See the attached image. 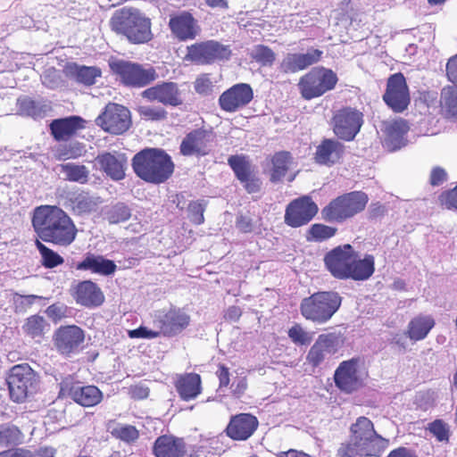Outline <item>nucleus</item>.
Masks as SVG:
<instances>
[{
	"label": "nucleus",
	"mask_w": 457,
	"mask_h": 457,
	"mask_svg": "<svg viewBox=\"0 0 457 457\" xmlns=\"http://www.w3.org/2000/svg\"><path fill=\"white\" fill-rule=\"evenodd\" d=\"M152 453L154 457H185L187 454V444L184 437L165 434L155 439Z\"/></svg>",
	"instance_id": "28"
},
{
	"label": "nucleus",
	"mask_w": 457,
	"mask_h": 457,
	"mask_svg": "<svg viewBox=\"0 0 457 457\" xmlns=\"http://www.w3.org/2000/svg\"><path fill=\"white\" fill-rule=\"evenodd\" d=\"M69 74L78 83L84 86H93L97 78L102 76V71L96 66H86L73 63L69 66Z\"/></svg>",
	"instance_id": "40"
},
{
	"label": "nucleus",
	"mask_w": 457,
	"mask_h": 457,
	"mask_svg": "<svg viewBox=\"0 0 457 457\" xmlns=\"http://www.w3.org/2000/svg\"><path fill=\"white\" fill-rule=\"evenodd\" d=\"M343 297L336 291H318L302 299L301 315L315 324H325L339 310Z\"/></svg>",
	"instance_id": "6"
},
{
	"label": "nucleus",
	"mask_w": 457,
	"mask_h": 457,
	"mask_svg": "<svg viewBox=\"0 0 457 457\" xmlns=\"http://www.w3.org/2000/svg\"><path fill=\"white\" fill-rule=\"evenodd\" d=\"M369 372L365 368L363 357L355 356L343 361L336 369L333 376L335 386L343 393L352 394L361 388Z\"/></svg>",
	"instance_id": "11"
},
{
	"label": "nucleus",
	"mask_w": 457,
	"mask_h": 457,
	"mask_svg": "<svg viewBox=\"0 0 457 457\" xmlns=\"http://www.w3.org/2000/svg\"><path fill=\"white\" fill-rule=\"evenodd\" d=\"M236 228L244 234L253 231L254 223L253 219L248 215L239 214L236 219Z\"/></svg>",
	"instance_id": "60"
},
{
	"label": "nucleus",
	"mask_w": 457,
	"mask_h": 457,
	"mask_svg": "<svg viewBox=\"0 0 457 457\" xmlns=\"http://www.w3.org/2000/svg\"><path fill=\"white\" fill-rule=\"evenodd\" d=\"M362 124V112L352 107L337 110L331 119L333 132L338 138L345 141L353 140Z\"/></svg>",
	"instance_id": "17"
},
{
	"label": "nucleus",
	"mask_w": 457,
	"mask_h": 457,
	"mask_svg": "<svg viewBox=\"0 0 457 457\" xmlns=\"http://www.w3.org/2000/svg\"><path fill=\"white\" fill-rule=\"evenodd\" d=\"M85 341V331L77 325L59 327L54 333L53 344L62 356L71 357L79 352Z\"/></svg>",
	"instance_id": "19"
},
{
	"label": "nucleus",
	"mask_w": 457,
	"mask_h": 457,
	"mask_svg": "<svg viewBox=\"0 0 457 457\" xmlns=\"http://www.w3.org/2000/svg\"><path fill=\"white\" fill-rule=\"evenodd\" d=\"M131 166L137 177L154 185L165 183L175 170L170 155L165 150L156 147L140 150L133 156Z\"/></svg>",
	"instance_id": "4"
},
{
	"label": "nucleus",
	"mask_w": 457,
	"mask_h": 457,
	"mask_svg": "<svg viewBox=\"0 0 457 457\" xmlns=\"http://www.w3.org/2000/svg\"><path fill=\"white\" fill-rule=\"evenodd\" d=\"M438 203L447 210H457V185L453 189L443 191L438 195Z\"/></svg>",
	"instance_id": "54"
},
{
	"label": "nucleus",
	"mask_w": 457,
	"mask_h": 457,
	"mask_svg": "<svg viewBox=\"0 0 457 457\" xmlns=\"http://www.w3.org/2000/svg\"><path fill=\"white\" fill-rule=\"evenodd\" d=\"M111 435L128 445H132L139 438L138 429L130 424L117 423L110 430Z\"/></svg>",
	"instance_id": "46"
},
{
	"label": "nucleus",
	"mask_w": 457,
	"mask_h": 457,
	"mask_svg": "<svg viewBox=\"0 0 457 457\" xmlns=\"http://www.w3.org/2000/svg\"><path fill=\"white\" fill-rule=\"evenodd\" d=\"M215 142L216 134L212 129L198 128L186 134L179 145V153L184 156H206L212 153Z\"/></svg>",
	"instance_id": "16"
},
{
	"label": "nucleus",
	"mask_w": 457,
	"mask_h": 457,
	"mask_svg": "<svg viewBox=\"0 0 457 457\" xmlns=\"http://www.w3.org/2000/svg\"><path fill=\"white\" fill-rule=\"evenodd\" d=\"M85 152V145L82 143H70L59 145L54 151V157L59 161L77 159L81 157Z\"/></svg>",
	"instance_id": "47"
},
{
	"label": "nucleus",
	"mask_w": 457,
	"mask_h": 457,
	"mask_svg": "<svg viewBox=\"0 0 457 457\" xmlns=\"http://www.w3.org/2000/svg\"><path fill=\"white\" fill-rule=\"evenodd\" d=\"M368 202L369 196L363 191L342 194L321 209V219L326 222L343 223L364 211Z\"/></svg>",
	"instance_id": "7"
},
{
	"label": "nucleus",
	"mask_w": 457,
	"mask_h": 457,
	"mask_svg": "<svg viewBox=\"0 0 457 457\" xmlns=\"http://www.w3.org/2000/svg\"><path fill=\"white\" fill-rule=\"evenodd\" d=\"M75 302L87 308H96L101 306L105 296L100 287L92 280L79 282L71 291Z\"/></svg>",
	"instance_id": "26"
},
{
	"label": "nucleus",
	"mask_w": 457,
	"mask_h": 457,
	"mask_svg": "<svg viewBox=\"0 0 457 457\" xmlns=\"http://www.w3.org/2000/svg\"><path fill=\"white\" fill-rule=\"evenodd\" d=\"M228 164L236 178L243 185L248 194L259 193L262 189V180L256 175L254 168L247 155L234 154L228 159Z\"/></svg>",
	"instance_id": "20"
},
{
	"label": "nucleus",
	"mask_w": 457,
	"mask_h": 457,
	"mask_svg": "<svg viewBox=\"0 0 457 457\" xmlns=\"http://www.w3.org/2000/svg\"><path fill=\"white\" fill-rule=\"evenodd\" d=\"M270 181L271 183L280 182L287 174L294 163V157L288 151H278L270 158Z\"/></svg>",
	"instance_id": "36"
},
{
	"label": "nucleus",
	"mask_w": 457,
	"mask_h": 457,
	"mask_svg": "<svg viewBox=\"0 0 457 457\" xmlns=\"http://www.w3.org/2000/svg\"><path fill=\"white\" fill-rule=\"evenodd\" d=\"M337 82L338 77L334 71L317 66L300 77L297 87L301 97L310 101L333 90Z\"/></svg>",
	"instance_id": "9"
},
{
	"label": "nucleus",
	"mask_w": 457,
	"mask_h": 457,
	"mask_svg": "<svg viewBox=\"0 0 457 457\" xmlns=\"http://www.w3.org/2000/svg\"><path fill=\"white\" fill-rule=\"evenodd\" d=\"M100 170L112 180H121L125 178L128 158L123 153L104 152L96 157Z\"/></svg>",
	"instance_id": "30"
},
{
	"label": "nucleus",
	"mask_w": 457,
	"mask_h": 457,
	"mask_svg": "<svg viewBox=\"0 0 457 457\" xmlns=\"http://www.w3.org/2000/svg\"><path fill=\"white\" fill-rule=\"evenodd\" d=\"M109 25L113 32L134 45L148 43L154 37L151 19L135 7L125 6L116 10Z\"/></svg>",
	"instance_id": "5"
},
{
	"label": "nucleus",
	"mask_w": 457,
	"mask_h": 457,
	"mask_svg": "<svg viewBox=\"0 0 457 457\" xmlns=\"http://www.w3.org/2000/svg\"><path fill=\"white\" fill-rule=\"evenodd\" d=\"M128 335L130 338L153 339L158 337L161 335V331H154L147 328L146 327L140 326L136 329L129 330Z\"/></svg>",
	"instance_id": "59"
},
{
	"label": "nucleus",
	"mask_w": 457,
	"mask_h": 457,
	"mask_svg": "<svg viewBox=\"0 0 457 457\" xmlns=\"http://www.w3.org/2000/svg\"><path fill=\"white\" fill-rule=\"evenodd\" d=\"M84 128L85 120L77 115L54 119L49 125L52 137L58 142L71 140Z\"/></svg>",
	"instance_id": "31"
},
{
	"label": "nucleus",
	"mask_w": 457,
	"mask_h": 457,
	"mask_svg": "<svg viewBox=\"0 0 457 457\" xmlns=\"http://www.w3.org/2000/svg\"><path fill=\"white\" fill-rule=\"evenodd\" d=\"M428 430L438 442H449L450 429L448 425L443 420L437 419L430 422L428 424Z\"/></svg>",
	"instance_id": "52"
},
{
	"label": "nucleus",
	"mask_w": 457,
	"mask_h": 457,
	"mask_svg": "<svg viewBox=\"0 0 457 457\" xmlns=\"http://www.w3.org/2000/svg\"><path fill=\"white\" fill-rule=\"evenodd\" d=\"M382 98L385 104L395 113H401L407 110L411 104V96L406 79L402 72H396L389 76Z\"/></svg>",
	"instance_id": "18"
},
{
	"label": "nucleus",
	"mask_w": 457,
	"mask_h": 457,
	"mask_svg": "<svg viewBox=\"0 0 457 457\" xmlns=\"http://www.w3.org/2000/svg\"><path fill=\"white\" fill-rule=\"evenodd\" d=\"M440 112L446 119H457V85H448L441 89Z\"/></svg>",
	"instance_id": "39"
},
{
	"label": "nucleus",
	"mask_w": 457,
	"mask_h": 457,
	"mask_svg": "<svg viewBox=\"0 0 457 457\" xmlns=\"http://www.w3.org/2000/svg\"><path fill=\"white\" fill-rule=\"evenodd\" d=\"M66 310L67 308L63 304L53 303L46 308V312L54 321H58L65 317Z\"/></svg>",
	"instance_id": "63"
},
{
	"label": "nucleus",
	"mask_w": 457,
	"mask_h": 457,
	"mask_svg": "<svg viewBox=\"0 0 457 457\" xmlns=\"http://www.w3.org/2000/svg\"><path fill=\"white\" fill-rule=\"evenodd\" d=\"M349 430L350 441L340 445L337 457H380L389 445V439L379 435L374 423L365 416L358 417Z\"/></svg>",
	"instance_id": "3"
},
{
	"label": "nucleus",
	"mask_w": 457,
	"mask_h": 457,
	"mask_svg": "<svg viewBox=\"0 0 457 457\" xmlns=\"http://www.w3.org/2000/svg\"><path fill=\"white\" fill-rule=\"evenodd\" d=\"M231 54L229 46L218 40L208 39L187 46L184 59L195 65H212L228 61Z\"/></svg>",
	"instance_id": "12"
},
{
	"label": "nucleus",
	"mask_w": 457,
	"mask_h": 457,
	"mask_svg": "<svg viewBox=\"0 0 457 457\" xmlns=\"http://www.w3.org/2000/svg\"><path fill=\"white\" fill-rule=\"evenodd\" d=\"M191 321L190 315L179 307H170L158 314L156 322L161 334L165 337H174L186 329Z\"/></svg>",
	"instance_id": "23"
},
{
	"label": "nucleus",
	"mask_w": 457,
	"mask_h": 457,
	"mask_svg": "<svg viewBox=\"0 0 457 457\" xmlns=\"http://www.w3.org/2000/svg\"><path fill=\"white\" fill-rule=\"evenodd\" d=\"M103 130L112 135H121L131 126L130 111L124 105L108 103L96 120Z\"/></svg>",
	"instance_id": "14"
},
{
	"label": "nucleus",
	"mask_w": 457,
	"mask_h": 457,
	"mask_svg": "<svg viewBox=\"0 0 457 457\" xmlns=\"http://www.w3.org/2000/svg\"><path fill=\"white\" fill-rule=\"evenodd\" d=\"M337 233V228L324 223H313L305 232L307 242L322 243L334 237Z\"/></svg>",
	"instance_id": "42"
},
{
	"label": "nucleus",
	"mask_w": 457,
	"mask_h": 457,
	"mask_svg": "<svg viewBox=\"0 0 457 457\" xmlns=\"http://www.w3.org/2000/svg\"><path fill=\"white\" fill-rule=\"evenodd\" d=\"M35 245L41 256V265L46 269H54L62 265L64 259L57 252L46 246L43 241L35 240Z\"/></svg>",
	"instance_id": "45"
},
{
	"label": "nucleus",
	"mask_w": 457,
	"mask_h": 457,
	"mask_svg": "<svg viewBox=\"0 0 457 457\" xmlns=\"http://www.w3.org/2000/svg\"><path fill=\"white\" fill-rule=\"evenodd\" d=\"M109 67L112 73L116 76L120 83L130 88L145 87L158 78L154 67L131 61H111L109 62Z\"/></svg>",
	"instance_id": "8"
},
{
	"label": "nucleus",
	"mask_w": 457,
	"mask_h": 457,
	"mask_svg": "<svg viewBox=\"0 0 457 457\" xmlns=\"http://www.w3.org/2000/svg\"><path fill=\"white\" fill-rule=\"evenodd\" d=\"M188 457H217L218 453L210 444L195 445L187 454Z\"/></svg>",
	"instance_id": "57"
},
{
	"label": "nucleus",
	"mask_w": 457,
	"mask_h": 457,
	"mask_svg": "<svg viewBox=\"0 0 457 457\" xmlns=\"http://www.w3.org/2000/svg\"><path fill=\"white\" fill-rule=\"evenodd\" d=\"M106 220L110 224H118L129 220L131 217V210L125 203H116L105 212Z\"/></svg>",
	"instance_id": "48"
},
{
	"label": "nucleus",
	"mask_w": 457,
	"mask_h": 457,
	"mask_svg": "<svg viewBox=\"0 0 457 457\" xmlns=\"http://www.w3.org/2000/svg\"><path fill=\"white\" fill-rule=\"evenodd\" d=\"M174 386L179 398L188 402L197 398L202 394V378L195 372L180 374L177 377Z\"/></svg>",
	"instance_id": "33"
},
{
	"label": "nucleus",
	"mask_w": 457,
	"mask_h": 457,
	"mask_svg": "<svg viewBox=\"0 0 457 457\" xmlns=\"http://www.w3.org/2000/svg\"><path fill=\"white\" fill-rule=\"evenodd\" d=\"M252 57L262 66H271L276 60V54L264 45L255 46Z\"/></svg>",
	"instance_id": "51"
},
{
	"label": "nucleus",
	"mask_w": 457,
	"mask_h": 457,
	"mask_svg": "<svg viewBox=\"0 0 457 457\" xmlns=\"http://www.w3.org/2000/svg\"><path fill=\"white\" fill-rule=\"evenodd\" d=\"M46 326L45 319L40 315H31L26 319L22 326L23 332L31 338L41 337Z\"/></svg>",
	"instance_id": "49"
},
{
	"label": "nucleus",
	"mask_w": 457,
	"mask_h": 457,
	"mask_svg": "<svg viewBox=\"0 0 457 457\" xmlns=\"http://www.w3.org/2000/svg\"><path fill=\"white\" fill-rule=\"evenodd\" d=\"M212 87L210 75L207 73L199 75L194 82V88L200 95H208L212 92Z\"/></svg>",
	"instance_id": "56"
},
{
	"label": "nucleus",
	"mask_w": 457,
	"mask_h": 457,
	"mask_svg": "<svg viewBox=\"0 0 457 457\" xmlns=\"http://www.w3.org/2000/svg\"><path fill=\"white\" fill-rule=\"evenodd\" d=\"M139 117L146 121H162L167 119V111L161 106L140 105L136 109Z\"/></svg>",
	"instance_id": "50"
},
{
	"label": "nucleus",
	"mask_w": 457,
	"mask_h": 457,
	"mask_svg": "<svg viewBox=\"0 0 457 457\" xmlns=\"http://www.w3.org/2000/svg\"><path fill=\"white\" fill-rule=\"evenodd\" d=\"M435 325L436 321L431 315L420 314L410 320L405 334L412 341H420L428 337Z\"/></svg>",
	"instance_id": "37"
},
{
	"label": "nucleus",
	"mask_w": 457,
	"mask_h": 457,
	"mask_svg": "<svg viewBox=\"0 0 457 457\" xmlns=\"http://www.w3.org/2000/svg\"><path fill=\"white\" fill-rule=\"evenodd\" d=\"M288 337L296 345H304L312 341V336L301 325L295 324L288 329Z\"/></svg>",
	"instance_id": "53"
},
{
	"label": "nucleus",
	"mask_w": 457,
	"mask_h": 457,
	"mask_svg": "<svg viewBox=\"0 0 457 457\" xmlns=\"http://www.w3.org/2000/svg\"><path fill=\"white\" fill-rule=\"evenodd\" d=\"M253 99V89L251 85L237 83L222 92L218 103L222 111L233 113L245 108Z\"/></svg>",
	"instance_id": "21"
},
{
	"label": "nucleus",
	"mask_w": 457,
	"mask_h": 457,
	"mask_svg": "<svg viewBox=\"0 0 457 457\" xmlns=\"http://www.w3.org/2000/svg\"><path fill=\"white\" fill-rule=\"evenodd\" d=\"M31 224L39 239L67 247L76 239L78 229L71 216L57 205L44 204L34 209Z\"/></svg>",
	"instance_id": "1"
},
{
	"label": "nucleus",
	"mask_w": 457,
	"mask_h": 457,
	"mask_svg": "<svg viewBox=\"0 0 457 457\" xmlns=\"http://www.w3.org/2000/svg\"><path fill=\"white\" fill-rule=\"evenodd\" d=\"M323 52L319 49L310 48L307 53L287 54L279 65L280 71L288 73H296L308 67L319 62L322 58Z\"/></svg>",
	"instance_id": "29"
},
{
	"label": "nucleus",
	"mask_w": 457,
	"mask_h": 457,
	"mask_svg": "<svg viewBox=\"0 0 457 457\" xmlns=\"http://www.w3.org/2000/svg\"><path fill=\"white\" fill-rule=\"evenodd\" d=\"M68 202L71 210L77 215L90 213L96 209L98 204L97 198L83 190L71 193L68 197Z\"/></svg>",
	"instance_id": "38"
},
{
	"label": "nucleus",
	"mask_w": 457,
	"mask_h": 457,
	"mask_svg": "<svg viewBox=\"0 0 457 457\" xmlns=\"http://www.w3.org/2000/svg\"><path fill=\"white\" fill-rule=\"evenodd\" d=\"M59 394L82 407L96 406L104 398L103 392L96 386H84L71 377L61 381Z\"/></svg>",
	"instance_id": "13"
},
{
	"label": "nucleus",
	"mask_w": 457,
	"mask_h": 457,
	"mask_svg": "<svg viewBox=\"0 0 457 457\" xmlns=\"http://www.w3.org/2000/svg\"><path fill=\"white\" fill-rule=\"evenodd\" d=\"M24 435L21 430L12 424L0 425V447H8L22 444Z\"/></svg>",
	"instance_id": "44"
},
{
	"label": "nucleus",
	"mask_w": 457,
	"mask_h": 457,
	"mask_svg": "<svg viewBox=\"0 0 457 457\" xmlns=\"http://www.w3.org/2000/svg\"><path fill=\"white\" fill-rule=\"evenodd\" d=\"M204 205L198 201H193L188 204V213L190 220L195 224L200 225L204 222Z\"/></svg>",
	"instance_id": "55"
},
{
	"label": "nucleus",
	"mask_w": 457,
	"mask_h": 457,
	"mask_svg": "<svg viewBox=\"0 0 457 457\" xmlns=\"http://www.w3.org/2000/svg\"><path fill=\"white\" fill-rule=\"evenodd\" d=\"M141 96L150 102H158L163 105L179 106L184 103L179 85L175 82H162L145 89Z\"/></svg>",
	"instance_id": "24"
},
{
	"label": "nucleus",
	"mask_w": 457,
	"mask_h": 457,
	"mask_svg": "<svg viewBox=\"0 0 457 457\" xmlns=\"http://www.w3.org/2000/svg\"><path fill=\"white\" fill-rule=\"evenodd\" d=\"M150 389L143 384L131 385L128 389L129 397L135 401L145 400L149 396Z\"/></svg>",
	"instance_id": "58"
},
{
	"label": "nucleus",
	"mask_w": 457,
	"mask_h": 457,
	"mask_svg": "<svg viewBox=\"0 0 457 457\" xmlns=\"http://www.w3.org/2000/svg\"><path fill=\"white\" fill-rule=\"evenodd\" d=\"M446 77L454 85L457 84V54L451 57L446 63Z\"/></svg>",
	"instance_id": "64"
},
{
	"label": "nucleus",
	"mask_w": 457,
	"mask_h": 457,
	"mask_svg": "<svg viewBox=\"0 0 457 457\" xmlns=\"http://www.w3.org/2000/svg\"><path fill=\"white\" fill-rule=\"evenodd\" d=\"M10 398L14 403H23L37 391L38 375L29 363L12 366L6 376Z\"/></svg>",
	"instance_id": "10"
},
{
	"label": "nucleus",
	"mask_w": 457,
	"mask_h": 457,
	"mask_svg": "<svg viewBox=\"0 0 457 457\" xmlns=\"http://www.w3.org/2000/svg\"><path fill=\"white\" fill-rule=\"evenodd\" d=\"M345 150V145L338 140L324 138L316 147L313 158L316 163L331 167L340 162Z\"/></svg>",
	"instance_id": "32"
},
{
	"label": "nucleus",
	"mask_w": 457,
	"mask_h": 457,
	"mask_svg": "<svg viewBox=\"0 0 457 457\" xmlns=\"http://www.w3.org/2000/svg\"><path fill=\"white\" fill-rule=\"evenodd\" d=\"M18 111L21 115L29 116L33 119L45 117L50 110V106L35 101L31 97L23 96L17 100Z\"/></svg>",
	"instance_id": "41"
},
{
	"label": "nucleus",
	"mask_w": 457,
	"mask_h": 457,
	"mask_svg": "<svg viewBox=\"0 0 457 457\" xmlns=\"http://www.w3.org/2000/svg\"><path fill=\"white\" fill-rule=\"evenodd\" d=\"M319 212V206L310 195L293 199L286 206L284 222L293 228L309 224Z\"/></svg>",
	"instance_id": "15"
},
{
	"label": "nucleus",
	"mask_w": 457,
	"mask_h": 457,
	"mask_svg": "<svg viewBox=\"0 0 457 457\" xmlns=\"http://www.w3.org/2000/svg\"><path fill=\"white\" fill-rule=\"evenodd\" d=\"M344 345V338L334 332L320 334L310 348L306 361L312 368L319 367L327 354L334 355Z\"/></svg>",
	"instance_id": "22"
},
{
	"label": "nucleus",
	"mask_w": 457,
	"mask_h": 457,
	"mask_svg": "<svg viewBox=\"0 0 457 457\" xmlns=\"http://www.w3.org/2000/svg\"><path fill=\"white\" fill-rule=\"evenodd\" d=\"M259 426L258 419L251 413H239L230 418L225 429L232 440L245 441L253 436Z\"/></svg>",
	"instance_id": "27"
},
{
	"label": "nucleus",
	"mask_w": 457,
	"mask_h": 457,
	"mask_svg": "<svg viewBox=\"0 0 457 457\" xmlns=\"http://www.w3.org/2000/svg\"><path fill=\"white\" fill-rule=\"evenodd\" d=\"M116 269L117 266L113 261L91 253H87L85 258L76 264V270H78L90 271L103 276L113 274Z\"/></svg>",
	"instance_id": "35"
},
{
	"label": "nucleus",
	"mask_w": 457,
	"mask_h": 457,
	"mask_svg": "<svg viewBox=\"0 0 457 457\" xmlns=\"http://www.w3.org/2000/svg\"><path fill=\"white\" fill-rule=\"evenodd\" d=\"M324 265L337 279L368 280L375 272V257L364 254L361 258L350 244L337 245L325 253Z\"/></svg>",
	"instance_id": "2"
},
{
	"label": "nucleus",
	"mask_w": 457,
	"mask_h": 457,
	"mask_svg": "<svg viewBox=\"0 0 457 457\" xmlns=\"http://www.w3.org/2000/svg\"><path fill=\"white\" fill-rule=\"evenodd\" d=\"M409 130V122L403 118L386 122L384 129L386 144L393 151L400 149L406 145L405 137Z\"/></svg>",
	"instance_id": "34"
},
{
	"label": "nucleus",
	"mask_w": 457,
	"mask_h": 457,
	"mask_svg": "<svg viewBox=\"0 0 457 457\" xmlns=\"http://www.w3.org/2000/svg\"><path fill=\"white\" fill-rule=\"evenodd\" d=\"M65 179L71 182L87 184L89 179V170L83 164L67 162L59 165Z\"/></svg>",
	"instance_id": "43"
},
{
	"label": "nucleus",
	"mask_w": 457,
	"mask_h": 457,
	"mask_svg": "<svg viewBox=\"0 0 457 457\" xmlns=\"http://www.w3.org/2000/svg\"><path fill=\"white\" fill-rule=\"evenodd\" d=\"M169 28L172 36L180 42L195 39L201 30L197 21L187 11L171 15Z\"/></svg>",
	"instance_id": "25"
},
{
	"label": "nucleus",
	"mask_w": 457,
	"mask_h": 457,
	"mask_svg": "<svg viewBox=\"0 0 457 457\" xmlns=\"http://www.w3.org/2000/svg\"><path fill=\"white\" fill-rule=\"evenodd\" d=\"M215 375L219 380V388L228 387L230 383V372L229 369L223 363L217 365V370Z\"/></svg>",
	"instance_id": "61"
},
{
	"label": "nucleus",
	"mask_w": 457,
	"mask_h": 457,
	"mask_svg": "<svg viewBox=\"0 0 457 457\" xmlns=\"http://www.w3.org/2000/svg\"><path fill=\"white\" fill-rule=\"evenodd\" d=\"M447 179V173L445 170L440 166H436L431 170L429 175V183L433 187L442 185Z\"/></svg>",
	"instance_id": "62"
}]
</instances>
